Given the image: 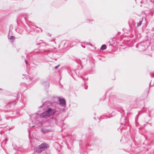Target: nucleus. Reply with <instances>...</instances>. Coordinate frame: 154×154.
Listing matches in <instances>:
<instances>
[{
  "label": "nucleus",
  "mask_w": 154,
  "mask_h": 154,
  "mask_svg": "<svg viewBox=\"0 0 154 154\" xmlns=\"http://www.w3.org/2000/svg\"><path fill=\"white\" fill-rule=\"evenodd\" d=\"M56 66L55 67V68L56 69H57V68H58V66Z\"/></svg>",
  "instance_id": "0eeeda50"
},
{
  "label": "nucleus",
  "mask_w": 154,
  "mask_h": 154,
  "mask_svg": "<svg viewBox=\"0 0 154 154\" xmlns=\"http://www.w3.org/2000/svg\"><path fill=\"white\" fill-rule=\"evenodd\" d=\"M142 21H140L139 23H138L137 24V26L138 27V26H140L142 24Z\"/></svg>",
  "instance_id": "423d86ee"
},
{
  "label": "nucleus",
  "mask_w": 154,
  "mask_h": 154,
  "mask_svg": "<svg viewBox=\"0 0 154 154\" xmlns=\"http://www.w3.org/2000/svg\"><path fill=\"white\" fill-rule=\"evenodd\" d=\"M60 104L61 106H63L65 105L66 102L65 100L63 99H59Z\"/></svg>",
  "instance_id": "20e7f679"
},
{
  "label": "nucleus",
  "mask_w": 154,
  "mask_h": 154,
  "mask_svg": "<svg viewBox=\"0 0 154 154\" xmlns=\"http://www.w3.org/2000/svg\"><path fill=\"white\" fill-rule=\"evenodd\" d=\"M42 131L43 132V133H45V132L43 130H42Z\"/></svg>",
  "instance_id": "1a4fd4ad"
},
{
  "label": "nucleus",
  "mask_w": 154,
  "mask_h": 154,
  "mask_svg": "<svg viewBox=\"0 0 154 154\" xmlns=\"http://www.w3.org/2000/svg\"><path fill=\"white\" fill-rule=\"evenodd\" d=\"M25 61L26 62V64H27V61L26 60H25Z\"/></svg>",
  "instance_id": "6e6552de"
},
{
  "label": "nucleus",
  "mask_w": 154,
  "mask_h": 154,
  "mask_svg": "<svg viewBox=\"0 0 154 154\" xmlns=\"http://www.w3.org/2000/svg\"><path fill=\"white\" fill-rule=\"evenodd\" d=\"M106 48V46L105 45H102L101 48L100 49L102 50H104V49H105Z\"/></svg>",
  "instance_id": "39448f33"
},
{
  "label": "nucleus",
  "mask_w": 154,
  "mask_h": 154,
  "mask_svg": "<svg viewBox=\"0 0 154 154\" xmlns=\"http://www.w3.org/2000/svg\"><path fill=\"white\" fill-rule=\"evenodd\" d=\"M48 147L49 146L48 144L45 143L42 144L37 148L36 151L38 152H40Z\"/></svg>",
  "instance_id": "f03ea898"
},
{
  "label": "nucleus",
  "mask_w": 154,
  "mask_h": 154,
  "mask_svg": "<svg viewBox=\"0 0 154 154\" xmlns=\"http://www.w3.org/2000/svg\"><path fill=\"white\" fill-rule=\"evenodd\" d=\"M8 37L9 39L11 40H12L11 41L12 42H13V41H14L15 39L14 37L12 35L11 32L10 31L9 32L8 35Z\"/></svg>",
  "instance_id": "7ed1b4c3"
},
{
  "label": "nucleus",
  "mask_w": 154,
  "mask_h": 154,
  "mask_svg": "<svg viewBox=\"0 0 154 154\" xmlns=\"http://www.w3.org/2000/svg\"><path fill=\"white\" fill-rule=\"evenodd\" d=\"M48 130H47V131H46V132H48Z\"/></svg>",
  "instance_id": "9d476101"
},
{
  "label": "nucleus",
  "mask_w": 154,
  "mask_h": 154,
  "mask_svg": "<svg viewBox=\"0 0 154 154\" xmlns=\"http://www.w3.org/2000/svg\"><path fill=\"white\" fill-rule=\"evenodd\" d=\"M55 112V110L49 108L48 110L45 111L40 115L41 118H44L46 116H50L53 115Z\"/></svg>",
  "instance_id": "f257e3e1"
}]
</instances>
